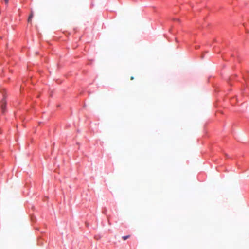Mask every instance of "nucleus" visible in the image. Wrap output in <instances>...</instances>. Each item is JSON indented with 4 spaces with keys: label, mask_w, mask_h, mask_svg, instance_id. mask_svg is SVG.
<instances>
[{
    "label": "nucleus",
    "mask_w": 249,
    "mask_h": 249,
    "mask_svg": "<svg viewBox=\"0 0 249 249\" xmlns=\"http://www.w3.org/2000/svg\"><path fill=\"white\" fill-rule=\"evenodd\" d=\"M106 211H107V210H105V211H103V213H105V214H106Z\"/></svg>",
    "instance_id": "6"
},
{
    "label": "nucleus",
    "mask_w": 249,
    "mask_h": 249,
    "mask_svg": "<svg viewBox=\"0 0 249 249\" xmlns=\"http://www.w3.org/2000/svg\"><path fill=\"white\" fill-rule=\"evenodd\" d=\"M175 20L179 21V19H175Z\"/></svg>",
    "instance_id": "7"
},
{
    "label": "nucleus",
    "mask_w": 249,
    "mask_h": 249,
    "mask_svg": "<svg viewBox=\"0 0 249 249\" xmlns=\"http://www.w3.org/2000/svg\"><path fill=\"white\" fill-rule=\"evenodd\" d=\"M6 106V101L4 99H3L0 102V107L2 112H4L5 108Z\"/></svg>",
    "instance_id": "1"
},
{
    "label": "nucleus",
    "mask_w": 249,
    "mask_h": 249,
    "mask_svg": "<svg viewBox=\"0 0 249 249\" xmlns=\"http://www.w3.org/2000/svg\"><path fill=\"white\" fill-rule=\"evenodd\" d=\"M9 0H4L6 3H7Z\"/></svg>",
    "instance_id": "5"
},
{
    "label": "nucleus",
    "mask_w": 249,
    "mask_h": 249,
    "mask_svg": "<svg viewBox=\"0 0 249 249\" xmlns=\"http://www.w3.org/2000/svg\"><path fill=\"white\" fill-rule=\"evenodd\" d=\"M134 77H133V76H131V78H130V79H131V80H133V79H134Z\"/></svg>",
    "instance_id": "4"
},
{
    "label": "nucleus",
    "mask_w": 249,
    "mask_h": 249,
    "mask_svg": "<svg viewBox=\"0 0 249 249\" xmlns=\"http://www.w3.org/2000/svg\"><path fill=\"white\" fill-rule=\"evenodd\" d=\"M130 235L124 236H123L122 238L124 240H126V239H128L130 237Z\"/></svg>",
    "instance_id": "3"
},
{
    "label": "nucleus",
    "mask_w": 249,
    "mask_h": 249,
    "mask_svg": "<svg viewBox=\"0 0 249 249\" xmlns=\"http://www.w3.org/2000/svg\"><path fill=\"white\" fill-rule=\"evenodd\" d=\"M34 14L33 11H31V13L30 15L29 16L28 19V22H31L32 20V18L33 17Z\"/></svg>",
    "instance_id": "2"
}]
</instances>
